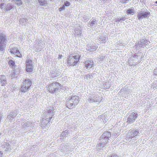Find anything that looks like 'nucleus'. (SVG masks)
Masks as SVG:
<instances>
[{
	"label": "nucleus",
	"mask_w": 157,
	"mask_h": 157,
	"mask_svg": "<svg viewBox=\"0 0 157 157\" xmlns=\"http://www.w3.org/2000/svg\"><path fill=\"white\" fill-rule=\"evenodd\" d=\"M81 56L77 54L74 56H69L67 59V64L68 66H74L79 62Z\"/></svg>",
	"instance_id": "f257e3e1"
},
{
	"label": "nucleus",
	"mask_w": 157,
	"mask_h": 157,
	"mask_svg": "<svg viewBox=\"0 0 157 157\" xmlns=\"http://www.w3.org/2000/svg\"><path fill=\"white\" fill-rule=\"evenodd\" d=\"M80 99L78 96H71L69 97L67 101V106L69 109H71L73 105H77L79 103Z\"/></svg>",
	"instance_id": "f03ea898"
},
{
	"label": "nucleus",
	"mask_w": 157,
	"mask_h": 157,
	"mask_svg": "<svg viewBox=\"0 0 157 157\" xmlns=\"http://www.w3.org/2000/svg\"><path fill=\"white\" fill-rule=\"evenodd\" d=\"M46 88L48 91L53 94L59 90L61 88V84L59 82H54L50 83Z\"/></svg>",
	"instance_id": "7ed1b4c3"
},
{
	"label": "nucleus",
	"mask_w": 157,
	"mask_h": 157,
	"mask_svg": "<svg viewBox=\"0 0 157 157\" xmlns=\"http://www.w3.org/2000/svg\"><path fill=\"white\" fill-rule=\"evenodd\" d=\"M32 82L30 79H25L23 82L21 87V91L25 92L29 89L32 85Z\"/></svg>",
	"instance_id": "20e7f679"
},
{
	"label": "nucleus",
	"mask_w": 157,
	"mask_h": 157,
	"mask_svg": "<svg viewBox=\"0 0 157 157\" xmlns=\"http://www.w3.org/2000/svg\"><path fill=\"white\" fill-rule=\"evenodd\" d=\"M137 117V115L134 112H132L129 114L127 118V122L129 124H131L134 122Z\"/></svg>",
	"instance_id": "39448f33"
},
{
	"label": "nucleus",
	"mask_w": 157,
	"mask_h": 157,
	"mask_svg": "<svg viewBox=\"0 0 157 157\" xmlns=\"http://www.w3.org/2000/svg\"><path fill=\"white\" fill-rule=\"evenodd\" d=\"M26 70L27 72H32L33 71V66L32 60L27 59L26 61Z\"/></svg>",
	"instance_id": "423d86ee"
},
{
	"label": "nucleus",
	"mask_w": 157,
	"mask_h": 157,
	"mask_svg": "<svg viewBox=\"0 0 157 157\" xmlns=\"http://www.w3.org/2000/svg\"><path fill=\"white\" fill-rule=\"evenodd\" d=\"M6 40L5 37L2 35H0V50L3 51L4 50V46L5 45Z\"/></svg>",
	"instance_id": "0eeeda50"
},
{
	"label": "nucleus",
	"mask_w": 157,
	"mask_h": 157,
	"mask_svg": "<svg viewBox=\"0 0 157 157\" xmlns=\"http://www.w3.org/2000/svg\"><path fill=\"white\" fill-rule=\"evenodd\" d=\"M101 137L105 140L104 142V143H103V145H105V144L108 142V139L111 137V133L109 132L105 131L101 135Z\"/></svg>",
	"instance_id": "6e6552de"
},
{
	"label": "nucleus",
	"mask_w": 157,
	"mask_h": 157,
	"mask_svg": "<svg viewBox=\"0 0 157 157\" xmlns=\"http://www.w3.org/2000/svg\"><path fill=\"white\" fill-rule=\"evenodd\" d=\"M150 14L149 11L145 12H140L138 13L137 17L139 20L142 19L143 18H147Z\"/></svg>",
	"instance_id": "1a4fd4ad"
},
{
	"label": "nucleus",
	"mask_w": 157,
	"mask_h": 157,
	"mask_svg": "<svg viewBox=\"0 0 157 157\" xmlns=\"http://www.w3.org/2000/svg\"><path fill=\"white\" fill-rule=\"evenodd\" d=\"M84 63L85 67L87 68H91L94 66L93 60L91 59L86 60L85 61Z\"/></svg>",
	"instance_id": "9d476101"
},
{
	"label": "nucleus",
	"mask_w": 157,
	"mask_h": 157,
	"mask_svg": "<svg viewBox=\"0 0 157 157\" xmlns=\"http://www.w3.org/2000/svg\"><path fill=\"white\" fill-rule=\"evenodd\" d=\"M10 52L11 53L16 55L17 57L21 58L22 56L17 48H14L10 49Z\"/></svg>",
	"instance_id": "9b49d317"
},
{
	"label": "nucleus",
	"mask_w": 157,
	"mask_h": 157,
	"mask_svg": "<svg viewBox=\"0 0 157 157\" xmlns=\"http://www.w3.org/2000/svg\"><path fill=\"white\" fill-rule=\"evenodd\" d=\"M8 63L9 64L10 67L12 68L14 71H15V68L16 67V66L15 65L14 61H13L12 59H10L9 60L8 62Z\"/></svg>",
	"instance_id": "f8f14e48"
},
{
	"label": "nucleus",
	"mask_w": 157,
	"mask_h": 157,
	"mask_svg": "<svg viewBox=\"0 0 157 157\" xmlns=\"http://www.w3.org/2000/svg\"><path fill=\"white\" fill-rule=\"evenodd\" d=\"M1 82L2 86L5 85L7 84L6 79L4 75H2L1 78Z\"/></svg>",
	"instance_id": "ddd939ff"
},
{
	"label": "nucleus",
	"mask_w": 157,
	"mask_h": 157,
	"mask_svg": "<svg viewBox=\"0 0 157 157\" xmlns=\"http://www.w3.org/2000/svg\"><path fill=\"white\" fill-rule=\"evenodd\" d=\"M98 47L96 46H92L90 47H88V51L90 52H93L96 51Z\"/></svg>",
	"instance_id": "4468645a"
},
{
	"label": "nucleus",
	"mask_w": 157,
	"mask_h": 157,
	"mask_svg": "<svg viewBox=\"0 0 157 157\" xmlns=\"http://www.w3.org/2000/svg\"><path fill=\"white\" fill-rule=\"evenodd\" d=\"M131 136L134 137L136 136L139 133V132L135 130H133L131 132Z\"/></svg>",
	"instance_id": "2eb2a0df"
},
{
	"label": "nucleus",
	"mask_w": 157,
	"mask_h": 157,
	"mask_svg": "<svg viewBox=\"0 0 157 157\" xmlns=\"http://www.w3.org/2000/svg\"><path fill=\"white\" fill-rule=\"evenodd\" d=\"M40 4V6H43L45 5L46 4V2L44 0H38Z\"/></svg>",
	"instance_id": "dca6fc26"
},
{
	"label": "nucleus",
	"mask_w": 157,
	"mask_h": 157,
	"mask_svg": "<svg viewBox=\"0 0 157 157\" xmlns=\"http://www.w3.org/2000/svg\"><path fill=\"white\" fill-rule=\"evenodd\" d=\"M135 12L134 9H129L127 11V13H128L133 14Z\"/></svg>",
	"instance_id": "f3484780"
},
{
	"label": "nucleus",
	"mask_w": 157,
	"mask_h": 157,
	"mask_svg": "<svg viewBox=\"0 0 157 157\" xmlns=\"http://www.w3.org/2000/svg\"><path fill=\"white\" fill-rule=\"evenodd\" d=\"M12 8V7L11 6V5L10 4H8L7 6L5 8V10L6 11H8L10 10Z\"/></svg>",
	"instance_id": "a211bd4d"
},
{
	"label": "nucleus",
	"mask_w": 157,
	"mask_h": 157,
	"mask_svg": "<svg viewBox=\"0 0 157 157\" xmlns=\"http://www.w3.org/2000/svg\"><path fill=\"white\" fill-rule=\"evenodd\" d=\"M16 4L18 6H20L22 4V3L21 1V0H16Z\"/></svg>",
	"instance_id": "6ab92c4d"
},
{
	"label": "nucleus",
	"mask_w": 157,
	"mask_h": 157,
	"mask_svg": "<svg viewBox=\"0 0 157 157\" xmlns=\"http://www.w3.org/2000/svg\"><path fill=\"white\" fill-rule=\"evenodd\" d=\"M64 5H65V6H68L70 5V3L69 2L66 1L65 2Z\"/></svg>",
	"instance_id": "aec40b11"
},
{
	"label": "nucleus",
	"mask_w": 157,
	"mask_h": 157,
	"mask_svg": "<svg viewBox=\"0 0 157 157\" xmlns=\"http://www.w3.org/2000/svg\"><path fill=\"white\" fill-rule=\"evenodd\" d=\"M65 5H63V6L62 7H61V8H60L59 9V11H62V10H64L65 9Z\"/></svg>",
	"instance_id": "412c9836"
},
{
	"label": "nucleus",
	"mask_w": 157,
	"mask_h": 157,
	"mask_svg": "<svg viewBox=\"0 0 157 157\" xmlns=\"http://www.w3.org/2000/svg\"><path fill=\"white\" fill-rule=\"evenodd\" d=\"M95 21H92L91 22V26H93V25L95 24Z\"/></svg>",
	"instance_id": "4be33fe9"
},
{
	"label": "nucleus",
	"mask_w": 157,
	"mask_h": 157,
	"mask_svg": "<svg viewBox=\"0 0 157 157\" xmlns=\"http://www.w3.org/2000/svg\"><path fill=\"white\" fill-rule=\"evenodd\" d=\"M154 73L155 75H157V67L154 70Z\"/></svg>",
	"instance_id": "5701e85b"
},
{
	"label": "nucleus",
	"mask_w": 157,
	"mask_h": 157,
	"mask_svg": "<svg viewBox=\"0 0 157 157\" xmlns=\"http://www.w3.org/2000/svg\"><path fill=\"white\" fill-rule=\"evenodd\" d=\"M4 5V3L0 5V8L1 9L3 8V6Z\"/></svg>",
	"instance_id": "b1692460"
},
{
	"label": "nucleus",
	"mask_w": 157,
	"mask_h": 157,
	"mask_svg": "<svg viewBox=\"0 0 157 157\" xmlns=\"http://www.w3.org/2000/svg\"><path fill=\"white\" fill-rule=\"evenodd\" d=\"M62 57V55H59V56H58V59H61Z\"/></svg>",
	"instance_id": "393cba45"
},
{
	"label": "nucleus",
	"mask_w": 157,
	"mask_h": 157,
	"mask_svg": "<svg viewBox=\"0 0 157 157\" xmlns=\"http://www.w3.org/2000/svg\"><path fill=\"white\" fill-rule=\"evenodd\" d=\"M2 153L1 151H0V157H2Z\"/></svg>",
	"instance_id": "a878e982"
},
{
	"label": "nucleus",
	"mask_w": 157,
	"mask_h": 157,
	"mask_svg": "<svg viewBox=\"0 0 157 157\" xmlns=\"http://www.w3.org/2000/svg\"><path fill=\"white\" fill-rule=\"evenodd\" d=\"M155 3H156V4H157V1H156L155 2Z\"/></svg>",
	"instance_id": "bb28decb"
},
{
	"label": "nucleus",
	"mask_w": 157,
	"mask_h": 157,
	"mask_svg": "<svg viewBox=\"0 0 157 157\" xmlns=\"http://www.w3.org/2000/svg\"><path fill=\"white\" fill-rule=\"evenodd\" d=\"M1 135V133H0V135Z\"/></svg>",
	"instance_id": "cd10ccee"
}]
</instances>
